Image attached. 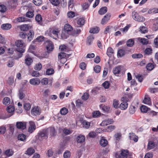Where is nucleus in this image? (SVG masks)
Here are the masks:
<instances>
[{"label":"nucleus","instance_id":"nucleus-1","mask_svg":"<svg viewBox=\"0 0 158 158\" xmlns=\"http://www.w3.org/2000/svg\"><path fill=\"white\" fill-rule=\"evenodd\" d=\"M15 44L17 47L16 49L17 51L21 53L19 56V57H20L22 56V53L24 52L25 50L24 47H23V42L22 40H19L15 42Z\"/></svg>","mask_w":158,"mask_h":158},{"label":"nucleus","instance_id":"nucleus-2","mask_svg":"<svg viewBox=\"0 0 158 158\" xmlns=\"http://www.w3.org/2000/svg\"><path fill=\"white\" fill-rule=\"evenodd\" d=\"M59 31L58 29H55L54 28H50L49 31H48L47 32L48 35L54 39H57L58 37V33Z\"/></svg>","mask_w":158,"mask_h":158},{"label":"nucleus","instance_id":"nucleus-3","mask_svg":"<svg viewBox=\"0 0 158 158\" xmlns=\"http://www.w3.org/2000/svg\"><path fill=\"white\" fill-rule=\"evenodd\" d=\"M131 156L128 150H122L121 153L119 156V158H131Z\"/></svg>","mask_w":158,"mask_h":158},{"label":"nucleus","instance_id":"nucleus-4","mask_svg":"<svg viewBox=\"0 0 158 158\" xmlns=\"http://www.w3.org/2000/svg\"><path fill=\"white\" fill-rule=\"evenodd\" d=\"M47 50L48 51H52L54 49V45L52 41L49 40H46L44 42Z\"/></svg>","mask_w":158,"mask_h":158},{"label":"nucleus","instance_id":"nucleus-5","mask_svg":"<svg viewBox=\"0 0 158 158\" xmlns=\"http://www.w3.org/2000/svg\"><path fill=\"white\" fill-rule=\"evenodd\" d=\"M48 130H46V129H44L39 131L37 135L38 136V139H39L43 137L47 138L48 135Z\"/></svg>","mask_w":158,"mask_h":158},{"label":"nucleus","instance_id":"nucleus-6","mask_svg":"<svg viewBox=\"0 0 158 158\" xmlns=\"http://www.w3.org/2000/svg\"><path fill=\"white\" fill-rule=\"evenodd\" d=\"M138 15H139L138 13L135 12V11H133L132 13V18L136 21L142 22L145 21V19L143 17H139V19H136V17L138 16Z\"/></svg>","mask_w":158,"mask_h":158},{"label":"nucleus","instance_id":"nucleus-7","mask_svg":"<svg viewBox=\"0 0 158 158\" xmlns=\"http://www.w3.org/2000/svg\"><path fill=\"white\" fill-rule=\"evenodd\" d=\"M127 52H130V51L127 50L126 49H125V50L122 49H120L118 50V51L117 54L118 57H122L127 53Z\"/></svg>","mask_w":158,"mask_h":158},{"label":"nucleus","instance_id":"nucleus-8","mask_svg":"<svg viewBox=\"0 0 158 158\" xmlns=\"http://www.w3.org/2000/svg\"><path fill=\"white\" fill-rule=\"evenodd\" d=\"M29 83L32 85H37L40 83V81L38 78H34L30 80Z\"/></svg>","mask_w":158,"mask_h":158},{"label":"nucleus","instance_id":"nucleus-9","mask_svg":"<svg viewBox=\"0 0 158 158\" xmlns=\"http://www.w3.org/2000/svg\"><path fill=\"white\" fill-rule=\"evenodd\" d=\"M41 110H39V107L37 106L36 108H33L31 110V114L33 116L39 115L41 113Z\"/></svg>","mask_w":158,"mask_h":158},{"label":"nucleus","instance_id":"nucleus-10","mask_svg":"<svg viewBox=\"0 0 158 158\" xmlns=\"http://www.w3.org/2000/svg\"><path fill=\"white\" fill-rule=\"evenodd\" d=\"M26 123L24 122H17L16 123V127L19 129H24L26 128Z\"/></svg>","mask_w":158,"mask_h":158},{"label":"nucleus","instance_id":"nucleus-11","mask_svg":"<svg viewBox=\"0 0 158 158\" xmlns=\"http://www.w3.org/2000/svg\"><path fill=\"white\" fill-rule=\"evenodd\" d=\"M114 122V121L112 119H108L105 120L102 122L100 124V125L101 126H106L108 124H111Z\"/></svg>","mask_w":158,"mask_h":158},{"label":"nucleus","instance_id":"nucleus-12","mask_svg":"<svg viewBox=\"0 0 158 158\" xmlns=\"http://www.w3.org/2000/svg\"><path fill=\"white\" fill-rule=\"evenodd\" d=\"M110 13H107L105 15L104 18L102 19L101 22L102 24H104L106 23L110 19Z\"/></svg>","mask_w":158,"mask_h":158},{"label":"nucleus","instance_id":"nucleus-13","mask_svg":"<svg viewBox=\"0 0 158 158\" xmlns=\"http://www.w3.org/2000/svg\"><path fill=\"white\" fill-rule=\"evenodd\" d=\"M30 126L29 128L28 131L32 133L35 129V126L34 123L32 121L29 122Z\"/></svg>","mask_w":158,"mask_h":158},{"label":"nucleus","instance_id":"nucleus-14","mask_svg":"<svg viewBox=\"0 0 158 158\" xmlns=\"http://www.w3.org/2000/svg\"><path fill=\"white\" fill-rule=\"evenodd\" d=\"M85 137L82 135L78 136L76 138L77 142L78 143H81L85 140Z\"/></svg>","mask_w":158,"mask_h":158},{"label":"nucleus","instance_id":"nucleus-15","mask_svg":"<svg viewBox=\"0 0 158 158\" xmlns=\"http://www.w3.org/2000/svg\"><path fill=\"white\" fill-rule=\"evenodd\" d=\"M129 137L130 140H133L135 142H137L138 140V137L135 133H130L129 134Z\"/></svg>","mask_w":158,"mask_h":158},{"label":"nucleus","instance_id":"nucleus-16","mask_svg":"<svg viewBox=\"0 0 158 158\" xmlns=\"http://www.w3.org/2000/svg\"><path fill=\"white\" fill-rule=\"evenodd\" d=\"M12 26L10 23L2 24L1 26V28L4 30H7L11 28Z\"/></svg>","mask_w":158,"mask_h":158},{"label":"nucleus","instance_id":"nucleus-17","mask_svg":"<svg viewBox=\"0 0 158 158\" xmlns=\"http://www.w3.org/2000/svg\"><path fill=\"white\" fill-rule=\"evenodd\" d=\"M134 44V39H131L128 40L126 42V45L128 47H131Z\"/></svg>","mask_w":158,"mask_h":158},{"label":"nucleus","instance_id":"nucleus-18","mask_svg":"<svg viewBox=\"0 0 158 158\" xmlns=\"http://www.w3.org/2000/svg\"><path fill=\"white\" fill-rule=\"evenodd\" d=\"M144 103L148 105H149L151 104V102L150 97L148 95H145L144 99L143 101Z\"/></svg>","mask_w":158,"mask_h":158},{"label":"nucleus","instance_id":"nucleus-19","mask_svg":"<svg viewBox=\"0 0 158 158\" xmlns=\"http://www.w3.org/2000/svg\"><path fill=\"white\" fill-rule=\"evenodd\" d=\"M34 34L33 31L30 30L27 35L28 41H31L33 39Z\"/></svg>","mask_w":158,"mask_h":158},{"label":"nucleus","instance_id":"nucleus-20","mask_svg":"<svg viewBox=\"0 0 158 158\" xmlns=\"http://www.w3.org/2000/svg\"><path fill=\"white\" fill-rule=\"evenodd\" d=\"M121 71V67L120 66L115 67L113 70V72L115 75L119 73Z\"/></svg>","mask_w":158,"mask_h":158},{"label":"nucleus","instance_id":"nucleus-21","mask_svg":"<svg viewBox=\"0 0 158 158\" xmlns=\"http://www.w3.org/2000/svg\"><path fill=\"white\" fill-rule=\"evenodd\" d=\"M48 130V133L49 132H50V135L51 136H53L55 135V131L54 127H51L46 129Z\"/></svg>","mask_w":158,"mask_h":158},{"label":"nucleus","instance_id":"nucleus-22","mask_svg":"<svg viewBox=\"0 0 158 158\" xmlns=\"http://www.w3.org/2000/svg\"><path fill=\"white\" fill-rule=\"evenodd\" d=\"M107 8L106 6L102 7L98 11V13L100 15H103L107 11Z\"/></svg>","mask_w":158,"mask_h":158},{"label":"nucleus","instance_id":"nucleus-23","mask_svg":"<svg viewBox=\"0 0 158 158\" xmlns=\"http://www.w3.org/2000/svg\"><path fill=\"white\" fill-rule=\"evenodd\" d=\"M138 40L143 45H147L148 44V41L144 38H138Z\"/></svg>","mask_w":158,"mask_h":158},{"label":"nucleus","instance_id":"nucleus-24","mask_svg":"<svg viewBox=\"0 0 158 158\" xmlns=\"http://www.w3.org/2000/svg\"><path fill=\"white\" fill-rule=\"evenodd\" d=\"M128 106V104L126 102H123L119 105V108L122 110L127 109Z\"/></svg>","mask_w":158,"mask_h":158},{"label":"nucleus","instance_id":"nucleus-25","mask_svg":"<svg viewBox=\"0 0 158 158\" xmlns=\"http://www.w3.org/2000/svg\"><path fill=\"white\" fill-rule=\"evenodd\" d=\"M18 139L19 140L21 141H26V135L23 134H20L18 136Z\"/></svg>","mask_w":158,"mask_h":158},{"label":"nucleus","instance_id":"nucleus-26","mask_svg":"<svg viewBox=\"0 0 158 158\" xmlns=\"http://www.w3.org/2000/svg\"><path fill=\"white\" fill-rule=\"evenodd\" d=\"M99 31V28L97 27H95L91 28L89 30V32L91 33H97Z\"/></svg>","mask_w":158,"mask_h":158},{"label":"nucleus","instance_id":"nucleus-27","mask_svg":"<svg viewBox=\"0 0 158 158\" xmlns=\"http://www.w3.org/2000/svg\"><path fill=\"white\" fill-rule=\"evenodd\" d=\"M140 110L142 112L147 113V112H149L150 109L146 106L142 105L140 107Z\"/></svg>","mask_w":158,"mask_h":158},{"label":"nucleus","instance_id":"nucleus-28","mask_svg":"<svg viewBox=\"0 0 158 158\" xmlns=\"http://www.w3.org/2000/svg\"><path fill=\"white\" fill-rule=\"evenodd\" d=\"M114 53V51L110 47L108 48L107 50L106 54L109 57H111Z\"/></svg>","mask_w":158,"mask_h":158},{"label":"nucleus","instance_id":"nucleus-29","mask_svg":"<svg viewBox=\"0 0 158 158\" xmlns=\"http://www.w3.org/2000/svg\"><path fill=\"white\" fill-rule=\"evenodd\" d=\"M100 144L103 147L106 146L108 144V141L105 139H102L100 141Z\"/></svg>","mask_w":158,"mask_h":158},{"label":"nucleus","instance_id":"nucleus-30","mask_svg":"<svg viewBox=\"0 0 158 158\" xmlns=\"http://www.w3.org/2000/svg\"><path fill=\"white\" fill-rule=\"evenodd\" d=\"M2 102L5 105H8L10 103V99L9 98L5 97L3 99Z\"/></svg>","mask_w":158,"mask_h":158},{"label":"nucleus","instance_id":"nucleus-31","mask_svg":"<svg viewBox=\"0 0 158 158\" xmlns=\"http://www.w3.org/2000/svg\"><path fill=\"white\" fill-rule=\"evenodd\" d=\"M74 6V0H70L68 2V8L69 10H72Z\"/></svg>","mask_w":158,"mask_h":158},{"label":"nucleus","instance_id":"nucleus-32","mask_svg":"<svg viewBox=\"0 0 158 158\" xmlns=\"http://www.w3.org/2000/svg\"><path fill=\"white\" fill-rule=\"evenodd\" d=\"M64 31L68 32L71 31L72 29V27L69 24H66L64 25Z\"/></svg>","mask_w":158,"mask_h":158},{"label":"nucleus","instance_id":"nucleus-33","mask_svg":"<svg viewBox=\"0 0 158 158\" xmlns=\"http://www.w3.org/2000/svg\"><path fill=\"white\" fill-rule=\"evenodd\" d=\"M85 20L84 18H81L78 19L77 22V24L80 25H83L85 23Z\"/></svg>","mask_w":158,"mask_h":158},{"label":"nucleus","instance_id":"nucleus-34","mask_svg":"<svg viewBox=\"0 0 158 158\" xmlns=\"http://www.w3.org/2000/svg\"><path fill=\"white\" fill-rule=\"evenodd\" d=\"M94 39V37L92 35L89 36L87 38V44L88 45H90L92 43V42Z\"/></svg>","mask_w":158,"mask_h":158},{"label":"nucleus","instance_id":"nucleus-35","mask_svg":"<svg viewBox=\"0 0 158 158\" xmlns=\"http://www.w3.org/2000/svg\"><path fill=\"white\" fill-rule=\"evenodd\" d=\"M146 67L148 70L151 71L154 68V66L152 63H150L147 65Z\"/></svg>","mask_w":158,"mask_h":158},{"label":"nucleus","instance_id":"nucleus-36","mask_svg":"<svg viewBox=\"0 0 158 158\" xmlns=\"http://www.w3.org/2000/svg\"><path fill=\"white\" fill-rule=\"evenodd\" d=\"M155 147V144L154 142L150 141L149 142L148 145V148L149 149H151L154 148Z\"/></svg>","mask_w":158,"mask_h":158},{"label":"nucleus","instance_id":"nucleus-37","mask_svg":"<svg viewBox=\"0 0 158 158\" xmlns=\"http://www.w3.org/2000/svg\"><path fill=\"white\" fill-rule=\"evenodd\" d=\"M25 64L27 65H30L32 63L33 60L30 57H27L25 60Z\"/></svg>","mask_w":158,"mask_h":158},{"label":"nucleus","instance_id":"nucleus-38","mask_svg":"<svg viewBox=\"0 0 158 158\" xmlns=\"http://www.w3.org/2000/svg\"><path fill=\"white\" fill-rule=\"evenodd\" d=\"M69 37V34L67 32L63 31L61 34V37L62 39H65Z\"/></svg>","mask_w":158,"mask_h":158},{"label":"nucleus","instance_id":"nucleus-39","mask_svg":"<svg viewBox=\"0 0 158 158\" xmlns=\"http://www.w3.org/2000/svg\"><path fill=\"white\" fill-rule=\"evenodd\" d=\"M81 32V30L80 29V27H78L77 28L73 31V35L74 36L77 35Z\"/></svg>","mask_w":158,"mask_h":158},{"label":"nucleus","instance_id":"nucleus-40","mask_svg":"<svg viewBox=\"0 0 158 158\" xmlns=\"http://www.w3.org/2000/svg\"><path fill=\"white\" fill-rule=\"evenodd\" d=\"M68 109L65 107H63L60 110V113L62 115H65L68 113Z\"/></svg>","mask_w":158,"mask_h":158},{"label":"nucleus","instance_id":"nucleus-41","mask_svg":"<svg viewBox=\"0 0 158 158\" xmlns=\"http://www.w3.org/2000/svg\"><path fill=\"white\" fill-rule=\"evenodd\" d=\"M13 151L11 149L7 150L5 152V154L8 156H11L13 155Z\"/></svg>","mask_w":158,"mask_h":158},{"label":"nucleus","instance_id":"nucleus-42","mask_svg":"<svg viewBox=\"0 0 158 158\" xmlns=\"http://www.w3.org/2000/svg\"><path fill=\"white\" fill-rule=\"evenodd\" d=\"M115 126L114 125H110L108 126L107 128L105 129V131L110 132L113 131L115 129Z\"/></svg>","mask_w":158,"mask_h":158},{"label":"nucleus","instance_id":"nucleus-43","mask_svg":"<svg viewBox=\"0 0 158 158\" xmlns=\"http://www.w3.org/2000/svg\"><path fill=\"white\" fill-rule=\"evenodd\" d=\"M143 57V55L141 53L134 54L132 55V57L134 59L140 58Z\"/></svg>","mask_w":158,"mask_h":158},{"label":"nucleus","instance_id":"nucleus-44","mask_svg":"<svg viewBox=\"0 0 158 158\" xmlns=\"http://www.w3.org/2000/svg\"><path fill=\"white\" fill-rule=\"evenodd\" d=\"M20 29L21 31H26L29 29L28 25L24 24L20 26Z\"/></svg>","mask_w":158,"mask_h":158},{"label":"nucleus","instance_id":"nucleus-45","mask_svg":"<svg viewBox=\"0 0 158 158\" xmlns=\"http://www.w3.org/2000/svg\"><path fill=\"white\" fill-rule=\"evenodd\" d=\"M54 73V69L51 68H50L47 70L46 74L48 75H51L53 74Z\"/></svg>","mask_w":158,"mask_h":158},{"label":"nucleus","instance_id":"nucleus-46","mask_svg":"<svg viewBox=\"0 0 158 158\" xmlns=\"http://www.w3.org/2000/svg\"><path fill=\"white\" fill-rule=\"evenodd\" d=\"M26 154L31 155L35 152V150L32 148H29L26 152Z\"/></svg>","mask_w":158,"mask_h":158},{"label":"nucleus","instance_id":"nucleus-47","mask_svg":"<svg viewBox=\"0 0 158 158\" xmlns=\"http://www.w3.org/2000/svg\"><path fill=\"white\" fill-rule=\"evenodd\" d=\"M36 40H37V41L38 42H40L43 41H45V42L46 40H47L46 38H45L42 36L38 37L36 38Z\"/></svg>","mask_w":158,"mask_h":158},{"label":"nucleus","instance_id":"nucleus-48","mask_svg":"<svg viewBox=\"0 0 158 158\" xmlns=\"http://www.w3.org/2000/svg\"><path fill=\"white\" fill-rule=\"evenodd\" d=\"M42 65L40 63L36 64L34 67L35 69L37 70H40L42 68Z\"/></svg>","mask_w":158,"mask_h":158},{"label":"nucleus","instance_id":"nucleus-49","mask_svg":"<svg viewBox=\"0 0 158 158\" xmlns=\"http://www.w3.org/2000/svg\"><path fill=\"white\" fill-rule=\"evenodd\" d=\"M42 85H46L48 83V80L47 78H44L42 79L40 81Z\"/></svg>","mask_w":158,"mask_h":158},{"label":"nucleus","instance_id":"nucleus-50","mask_svg":"<svg viewBox=\"0 0 158 158\" xmlns=\"http://www.w3.org/2000/svg\"><path fill=\"white\" fill-rule=\"evenodd\" d=\"M158 13V9L157 8H154L152 9H150L148 11V14H155Z\"/></svg>","mask_w":158,"mask_h":158},{"label":"nucleus","instance_id":"nucleus-51","mask_svg":"<svg viewBox=\"0 0 158 158\" xmlns=\"http://www.w3.org/2000/svg\"><path fill=\"white\" fill-rule=\"evenodd\" d=\"M50 2L52 4L55 6H57L60 4L59 1L58 0H49Z\"/></svg>","mask_w":158,"mask_h":158},{"label":"nucleus","instance_id":"nucleus-52","mask_svg":"<svg viewBox=\"0 0 158 158\" xmlns=\"http://www.w3.org/2000/svg\"><path fill=\"white\" fill-rule=\"evenodd\" d=\"M101 69V66L99 65H97L94 67V70L95 73H98L100 72Z\"/></svg>","mask_w":158,"mask_h":158},{"label":"nucleus","instance_id":"nucleus-53","mask_svg":"<svg viewBox=\"0 0 158 158\" xmlns=\"http://www.w3.org/2000/svg\"><path fill=\"white\" fill-rule=\"evenodd\" d=\"M35 19L36 21L39 23H40L42 21V18L41 15L40 14L37 15L35 17Z\"/></svg>","mask_w":158,"mask_h":158},{"label":"nucleus","instance_id":"nucleus-54","mask_svg":"<svg viewBox=\"0 0 158 158\" xmlns=\"http://www.w3.org/2000/svg\"><path fill=\"white\" fill-rule=\"evenodd\" d=\"M152 49L151 48H147L144 51V53L145 54L149 55L152 53Z\"/></svg>","mask_w":158,"mask_h":158},{"label":"nucleus","instance_id":"nucleus-55","mask_svg":"<svg viewBox=\"0 0 158 158\" xmlns=\"http://www.w3.org/2000/svg\"><path fill=\"white\" fill-rule=\"evenodd\" d=\"M71 155L70 152L68 151H66L64 153V158H69Z\"/></svg>","mask_w":158,"mask_h":158},{"label":"nucleus","instance_id":"nucleus-56","mask_svg":"<svg viewBox=\"0 0 158 158\" xmlns=\"http://www.w3.org/2000/svg\"><path fill=\"white\" fill-rule=\"evenodd\" d=\"M31 105L29 103H26L24 104V109L27 110H29L31 107Z\"/></svg>","mask_w":158,"mask_h":158},{"label":"nucleus","instance_id":"nucleus-57","mask_svg":"<svg viewBox=\"0 0 158 158\" xmlns=\"http://www.w3.org/2000/svg\"><path fill=\"white\" fill-rule=\"evenodd\" d=\"M102 85L105 89H108L110 86V84L109 81H106L103 83Z\"/></svg>","mask_w":158,"mask_h":158},{"label":"nucleus","instance_id":"nucleus-58","mask_svg":"<svg viewBox=\"0 0 158 158\" xmlns=\"http://www.w3.org/2000/svg\"><path fill=\"white\" fill-rule=\"evenodd\" d=\"M135 111V106H131L129 108V113L131 114H133Z\"/></svg>","mask_w":158,"mask_h":158},{"label":"nucleus","instance_id":"nucleus-59","mask_svg":"<svg viewBox=\"0 0 158 158\" xmlns=\"http://www.w3.org/2000/svg\"><path fill=\"white\" fill-rule=\"evenodd\" d=\"M101 113L99 111H94L93 113V116L94 117L96 118L100 115Z\"/></svg>","mask_w":158,"mask_h":158},{"label":"nucleus","instance_id":"nucleus-60","mask_svg":"<svg viewBox=\"0 0 158 158\" xmlns=\"http://www.w3.org/2000/svg\"><path fill=\"white\" fill-rule=\"evenodd\" d=\"M33 2L35 5L37 6L40 5L42 2V0H33Z\"/></svg>","mask_w":158,"mask_h":158},{"label":"nucleus","instance_id":"nucleus-61","mask_svg":"<svg viewBox=\"0 0 158 158\" xmlns=\"http://www.w3.org/2000/svg\"><path fill=\"white\" fill-rule=\"evenodd\" d=\"M100 107L104 111H108L110 110V107L109 106H105V105H101Z\"/></svg>","mask_w":158,"mask_h":158},{"label":"nucleus","instance_id":"nucleus-62","mask_svg":"<svg viewBox=\"0 0 158 158\" xmlns=\"http://www.w3.org/2000/svg\"><path fill=\"white\" fill-rule=\"evenodd\" d=\"M6 10V6L4 5H0V11L2 12H5Z\"/></svg>","mask_w":158,"mask_h":158},{"label":"nucleus","instance_id":"nucleus-63","mask_svg":"<svg viewBox=\"0 0 158 158\" xmlns=\"http://www.w3.org/2000/svg\"><path fill=\"white\" fill-rule=\"evenodd\" d=\"M67 15L69 18H72L74 17L75 13L74 12L69 11L67 13Z\"/></svg>","mask_w":158,"mask_h":158},{"label":"nucleus","instance_id":"nucleus-64","mask_svg":"<svg viewBox=\"0 0 158 158\" xmlns=\"http://www.w3.org/2000/svg\"><path fill=\"white\" fill-rule=\"evenodd\" d=\"M153 156V154L152 153L148 152L146 154L144 158H152Z\"/></svg>","mask_w":158,"mask_h":158}]
</instances>
